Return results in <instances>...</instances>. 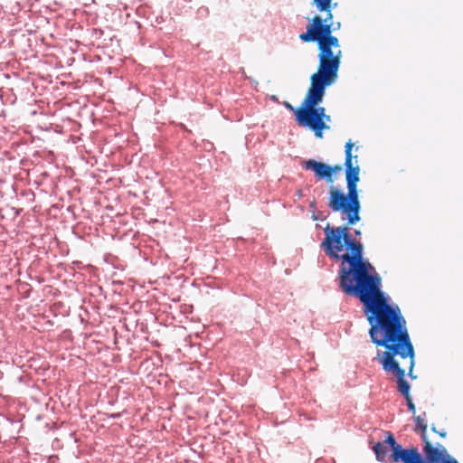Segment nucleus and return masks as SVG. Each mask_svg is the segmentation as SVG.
I'll list each match as a JSON object with an SVG mask.
<instances>
[{
  "label": "nucleus",
  "instance_id": "2",
  "mask_svg": "<svg viewBox=\"0 0 463 463\" xmlns=\"http://www.w3.org/2000/svg\"><path fill=\"white\" fill-rule=\"evenodd\" d=\"M317 71L310 77V87L301 105L297 109L288 101H284L283 105L294 112L299 126L307 127L317 137L322 138L323 131L330 128L327 122L331 121V117L326 114L324 107L317 105L323 100L326 88L332 85L338 77L343 52L341 49L335 50L330 43L325 41L317 44Z\"/></svg>",
  "mask_w": 463,
  "mask_h": 463
},
{
  "label": "nucleus",
  "instance_id": "10",
  "mask_svg": "<svg viewBox=\"0 0 463 463\" xmlns=\"http://www.w3.org/2000/svg\"><path fill=\"white\" fill-rule=\"evenodd\" d=\"M406 400V402H407V407H408V410L413 414L415 415V412H416V408H415V405L412 402V399L411 397H406L405 398ZM416 417V416H413V418Z\"/></svg>",
  "mask_w": 463,
  "mask_h": 463
},
{
  "label": "nucleus",
  "instance_id": "14",
  "mask_svg": "<svg viewBox=\"0 0 463 463\" xmlns=\"http://www.w3.org/2000/svg\"><path fill=\"white\" fill-rule=\"evenodd\" d=\"M354 233H355V235H360L361 232L360 231H355Z\"/></svg>",
  "mask_w": 463,
  "mask_h": 463
},
{
  "label": "nucleus",
  "instance_id": "13",
  "mask_svg": "<svg viewBox=\"0 0 463 463\" xmlns=\"http://www.w3.org/2000/svg\"><path fill=\"white\" fill-rule=\"evenodd\" d=\"M431 430L435 433H438V430H436V427L434 425L431 427Z\"/></svg>",
  "mask_w": 463,
  "mask_h": 463
},
{
  "label": "nucleus",
  "instance_id": "7",
  "mask_svg": "<svg viewBox=\"0 0 463 463\" xmlns=\"http://www.w3.org/2000/svg\"><path fill=\"white\" fill-rule=\"evenodd\" d=\"M383 368L387 373H392L397 378V390L404 398L410 397L411 385L405 380L406 367L403 362L398 357L387 354L386 358H379ZM409 370V368L407 367Z\"/></svg>",
  "mask_w": 463,
  "mask_h": 463
},
{
  "label": "nucleus",
  "instance_id": "9",
  "mask_svg": "<svg viewBox=\"0 0 463 463\" xmlns=\"http://www.w3.org/2000/svg\"><path fill=\"white\" fill-rule=\"evenodd\" d=\"M373 450L375 454L376 459L380 462H384L387 458V447L384 443L377 442L373 445Z\"/></svg>",
  "mask_w": 463,
  "mask_h": 463
},
{
  "label": "nucleus",
  "instance_id": "3",
  "mask_svg": "<svg viewBox=\"0 0 463 463\" xmlns=\"http://www.w3.org/2000/svg\"><path fill=\"white\" fill-rule=\"evenodd\" d=\"M354 144L351 140L346 142L345 146V179L347 184V194H345L342 190L336 188L335 185H331L329 188V197L327 206L335 213H341L343 220H346V224L341 226H330L329 223L324 229L325 238L321 242L326 241V230L335 229L339 227H345L348 232V235L352 240L357 241L353 238L349 226L354 225L361 220L360 210L361 203L359 201L357 183L359 181L360 167L357 163V156H353L352 149ZM322 244H320L321 246Z\"/></svg>",
  "mask_w": 463,
  "mask_h": 463
},
{
  "label": "nucleus",
  "instance_id": "6",
  "mask_svg": "<svg viewBox=\"0 0 463 463\" xmlns=\"http://www.w3.org/2000/svg\"><path fill=\"white\" fill-rule=\"evenodd\" d=\"M384 444L392 448V454L390 456L392 462L426 463L418 448L411 446L408 449H403L401 444L396 442L393 434L391 432H387Z\"/></svg>",
  "mask_w": 463,
  "mask_h": 463
},
{
  "label": "nucleus",
  "instance_id": "1",
  "mask_svg": "<svg viewBox=\"0 0 463 463\" xmlns=\"http://www.w3.org/2000/svg\"><path fill=\"white\" fill-rule=\"evenodd\" d=\"M321 248L326 255L341 260L338 270L339 288L347 296L357 298L371 326L369 335L374 345L385 347L379 358L387 354L398 356L408 374L414 367V348L406 326V320L398 307L391 306L382 290V279L368 260L364 259V247L348 235L345 227L327 228Z\"/></svg>",
  "mask_w": 463,
  "mask_h": 463
},
{
  "label": "nucleus",
  "instance_id": "4",
  "mask_svg": "<svg viewBox=\"0 0 463 463\" xmlns=\"http://www.w3.org/2000/svg\"><path fill=\"white\" fill-rule=\"evenodd\" d=\"M312 4L320 13L325 12L326 16L322 18L320 15H315L307 25V32L301 33L299 39L304 43L316 42L317 44L325 41L330 43V46L335 50L341 49L338 38L332 35L333 32L341 27L340 22L333 21L332 11L336 4H333V0H312Z\"/></svg>",
  "mask_w": 463,
  "mask_h": 463
},
{
  "label": "nucleus",
  "instance_id": "8",
  "mask_svg": "<svg viewBox=\"0 0 463 463\" xmlns=\"http://www.w3.org/2000/svg\"><path fill=\"white\" fill-rule=\"evenodd\" d=\"M304 167L312 170L318 179L325 178L328 183L334 182L333 176H331V166L325 163L310 159L304 163Z\"/></svg>",
  "mask_w": 463,
  "mask_h": 463
},
{
  "label": "nucleus",
  "instance_id": "12",
  "mask_svg": "<svg viewBox=\"0 0 463 463\" xmlns=\"http://www.w3.org/2000/svg\"><path fill=\"white\" fill-rule=\"evenodd\" d=\"M437 434H439V436L441 438H445L447 435V432L445 430H441V431H438Z\"/></svg>",
  "mask_w": 463,
  "mask_h": 463
},
{
  "label": "nucleus",
  "instance_id": "5",
  "mask_svg": "<svg viewBox=\"0 0 463 463\" xmlns=\"http://www.w3.org/2000/svg\"><path fill=\"white\" fill-rule=\"evenodd\" d=\"M416 426L414 431L420 433L423 443L422 451L425 455L426 463H458L457 459L450 457L447 449L440 443L433 446L427 435L428 425L421 416L414 417Z\"/></svg>",
  "mask_w": 463,
  "mask_h": 463
},
{
  "label": "nucleus",
  "instance_id": "11",
  "mask_svg": "<svg viewBox=\"0 0 463 463\" xmlns=\"http://www.w3.org/2000/svg\"><path fill=\"white\" fill-rule=\"evenodd\" d=\"M342 170V166L339 165H336L335 166H331V176L333 175L334 172H340Z\"/></svg>",
  "mask_w": 463,
  "mask_h": 463
}]
</instances>
